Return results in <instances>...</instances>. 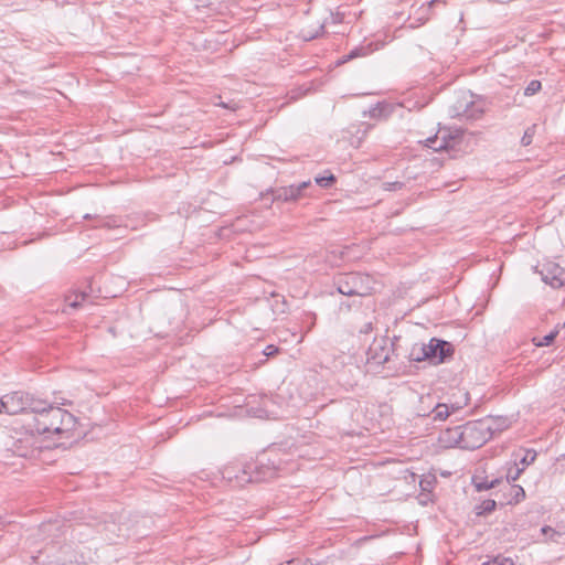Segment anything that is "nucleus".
I'll return each mask as SVG.
<instances>
[{
  "label": "nucleus",
  "mask_w": 565,
  "mask_h": 565,
  "mask_svg": "<svg viewBox=\"0 0 565 565\" xmlns=\"http://www.w3.org/2000/svg\"><path fill=\"white\" fill-rule=\"evenodd\" d=\"M76 417L58 406L41 399L39 411L33 416V427L39 435L54 434L70 438L76 428Z\"/></svg>",
  "instance_id": "nucleus-1"
},
{
  "label": "nucleus",
  "mask_w": 565,
  "mask_h": 565,
  "mask_svg": "<svg viewBox=\"0 0 565 565\" xmlns=\"http://www.w3.org/2000/svg\"><path fill=\"white\" fill-rule=\"evenodd\" d=\"M502 418L487 417L468 422L461 426V449L473 450L483 446L493 434L501 429Z\"/></svg>",
  "instance_id": "nucleus-2"
},
{
  "label": "nucleus",
  "mask_w": 565,
  "mask_h": 565,
  "mask_svg": "<svg viewBox=\"0 0 565 565\" xmlns=\"http://www.w3.org/2000/svg\"><path fill=\"white\" fill-rule=\"evenodd\" d=\"M39 435L35 429H26L24 431H15L7 443L8 450L13 455L23 458H39L44 449L51 446Z\"/></svg>",
  "instance_id": "nucleus-3"
},
{
  "label": "nucleus",
  "mask_w": 565,
  "mask_h": 565,
  "mask_svg": "<svg viewBox=\"0 0 565 565\" xmlns=\"http://www.w3.org/2000/svg\"><path fill=\"white\" fill-rule=\"evenodd\" d=\"M454 351L450 342L431 338L428 343L413 345L409 358L416 362L428 361L433 365H438L451 358Z\"/></svg>",
  "instance_id": "nucleus-4"
},
{
  "label": "nucleus",
  "mask_w": 565,
  "mask_h": 565,
  "mask_svg": "<svg viewBox=\"0 0 565 565\" xmlns=\"http://www.w3.org/2000/svg\"><path fill=\"white\" fill-rule=\"evenodd\" d=\"M373 279L360 273L340 275L335 280L337 290L344 296L364 297L372 292Z\"/></svg>",
  "instance_id": "nucleus-5"
},
{
  "label": "nucleus",
  "mask_w": 565,
  "mask_h": 565,
  "mask_svg": "<svg viewBox=\"0 0 565 565\" xmlns=\"http://www.w3.org/2000/svg\"><path fill=\"white\" fill-rule=\"evenodd\" d=\"M3 412L9 415L19 413L35 414L41 406V399H36L24 392H13L3 396Z\"/></svg>",
  "instance_id": "nucleus-6"
},
{
  "label": "nucleus",
  "mask_w": 565,
  "mask_h": 565,
  "mask_svg": "<svg viewBox=\"0 0 565 565\" xmlns=\"http://www.w3.org/2000/svg\"><path fill=\"white\" fill-rule=\"evenodd\" d=\"M482 113V107L475 102L473 95L469 92L461 93L449 109L451 117L466 119H478Z\"/></svg>",
  "instance_id": "nucleus-7"
},
{
  "label": "nucleus",
  "mask_w": 565,
  "mask_h": 565,
  "mask_svg": "<svg viewBox=\"0 0 565 565\" xmlns=\"http://www.w3.org/2000/svg\"><path fill=\"white\" fill-rule=\"evenodd\" d=\"M461 139L462 130H439L434 137L427 138L425 145L434 151L455 150L459 149Z\"/></svg>",
  "instance_id": "nucleus-8"
},
{
  "label": "nucleus",
  "mask_w": 565,
  "mask_h": 565,
  "mask_svg": "<svg viewBox=\"0 0 565 565\" xmlns=\"http://www.w3.org/2000/svg\"><path fill=\"white\" fill-rule=\"evenodd\" d=\"M542 280L553 288H561L565 284V269L553 262H545L536 267Z\"/></svg>",
  "instance_id": "nucleus-9"
},
{
  "label": "nucleus",
  "mask_w": 565,
  "mask_h": 565,
  "mask_svg": "<svg viewBox=\"0 0 565 565\" xmlns=\"http://www.w3.org/2000/svg\"><path fill=\"white\" fill-rule=\"evenodd\" d=\"M311 186L310 181L297 185L280 186L271 191L274 202H296L303 196V191Z\"/></svg>",
  "instance_id": "nucleus-10"
},
{
  "label": "nucleus",
  "mask_w": 565,
  "mask_h": 565,
  "mask_svg": "<svg viewBox=\"0 0 565 565\" xmlns=\"http://www.w3.org/2000/svg\"><path fill=\"white\" fill-rule=\"evenodd\" d=\"M391 351L385 339L374 340L369 348L367 360L375 364H384L388 361Z\"/></svg>",
  "instance_id": "nucleus-11"
},
{
  "label": "nucleus",
  "mask_w": 565,
  "mask_h": 565,
  "mask_svg": "<svg viewBox=\"0 0 565 565\" xmlns=\"http://www.w3.org/2000/svg\"><path fill=\"white\" fill-rule=\"evenodd\" d=\"M461 426H456L452 428H447L440 431L438 436V443L444 448H461Z\"/></svg>",
  "instance_id": "nucleus-12"
},
{
  "label": "nucleus",
  "mask_w": 565,
  "mask_h": 565,
  "mask_svg": "<svg viewBox=\"0 0 565 565\" xmlns=\"http://www.w3.org/2000/svg\"><path fill=\"white\" fill-rule=\"evenodd\" d=\"M462 407L460 404H452L451 406L447 404H437L433 411V419L434 420H446L449 415L454 412L459 411Z\"/></svg>",
  "instance_id": "nucleus-13"
},
{
  "label": "nucleus",
  "mask_w": 565,
  "mask_h": 565,
  "mask_svg": "<svg viewBox=\"0 0 565 565\" xmlns=\"http://www.w3.org/2000/svg\"><path fill=\"white\" fill-rule=\"evenodd\" d=\"M265 478L266 477L260 476L259 472L253 475L250 471H247L246 469L242 471L241 476H235V479L238 484H243L244 482H258L260 480H264Z\"/></svg>",
  "instance_id": "nucleus-14"
},
{
  "label": "nucleus",
  "mask_w": 565,
  "mask_h": 565,
  "mask_svg": "<svg viewBox=\"0 0 565 565\" xmlns=\"http://www.w3.org/2000/svg\"><path fill=\"white\" fill-rule=\"evenodd\" d=\"M495 501L492 499H487L481 501L480 504L476 507V511L478 515L487 514L492 512L495 509Z\"/></svg>",
  "instance_id": "nucleus-15"
},
{
  "label": "nucleus",
  "mask_w": 565,
  "mask_h": 565,
  "mask_svg": "<svg viewBox=\"0 0 565 565\" xmlns=\"http://www.w3.org/2000/svg\"><path fill=\"white\" fill-rule=\"evenodd\" d=\"M87 298V295L85 292H78L66 296V301L70 307L72 308H78L82 306V302L85 301Z\"/></svg>",
  "instance_id": "nucleus-16"
},
{
  "label": "nucleus",
  "mask_w": 565,
  "mask_h": 565,
  "mask_svg": "<svg viewBox=\"0 0 565 565\" xmlns=\"http://www.w3.org/2000/svg\"><path fill=\"white\" fill-rule=\"evenodd\" d=\"M323 31H324V24L320 23L318 25V28L316 30H313V31H310L308 29H303L302 30V36L307 41L313 40V39L318 38L320 34H322Z\"/></svg>",
  "instance_id": "nucleus-17"
},
{
  "label": "nucleus",
  "mask_w": 565,
  "mask_h": 565,
  "mask_svg": "<svg viewBox=\"0 0 565 565\" xmlns=\"http://www.w3.org/2000/svg\"><path fill=\"white\" fill-rule=\"evenodd\" d=\"M482 565H514V562L510 557L498 555L492 559L483 562Z\"/></svg>",
  "instance_id": "nucleus-18"
},
{
  "label": "nucleus",
  "mask_w": 565,
  "mask_h": 565,
  "mask_svg": "<svg viewBox=\"0 0 565 565\" xmlns=\"http://www.w3.org/2000/svg\"><path fill=\"white\" fill-rule=\"evenodd\" d=\"M501 481L499 479H494L492 481H477L476 479H473L475 487L478 491L489 490L491 488H494Z\"/></svg>",
  "instance_id": "nucleus-19"
},
{
  "label": "nucleus",
  "mask_w": 565,
  "mask_h": 565,
  "mask_svg": "<svg viewBox=\"0 0 565 565\" xmlns=\"http://www.w3.org/2000/svg\"><path fill=\"white\" fill-rule=\"evenodd\" d=\"M535 130H536V125H532L530 126L525 131H524V135L521 139V143L522 146L524 147H527L532 143L533 141V137L535 135Z\"/></svg>",
  "instance_id": "nucleus-20"
},
{
  "label": "nucleus",
  "mask_w": 565,
  "mask_h": 565,
  "mask_svg": "<svg viewBox=\"0 0 565 565\" xmlns=\"http://www.w3.org/2000/svg\"><path fill=\"white\" fill-rule=\"evenodd\" d=\"M542 85L540 81H531L524 89L525 96H532L541 89Z\"/></svg>",
  "instance_id": "nucleus-21"
},
{
  "label": "nucleus",
  "mask_w": 565,
  "mask_h": 565,
  "mask_svg": "<svg viewBox=\"0 0 565 565\" xmlns=\"http://www.w3.org/2000/svg\"><path fill=\"white\" fill-rule=\"evenodd\" d=\"M315 181L318 185L322 188H329L335 181V178L333 174L330 173L327 177H317Z\"/></svg>",
  "instance_id": "nucleus-22"
},
{
  "label": "nucleus",
  "mask_w": 565,
  "mask_h": 565,
  "mask_svg": "<svg viewBox=\"0 0 565 565\" xmlns=\"http://www.w3.org/2000/svg\"><path fill=\"white\" fill-rule=\"evenodd\" d=\"M535 458H536V451H534V450H526L524 456L521 459V463L523 466L522 468L524 469L526 466H529L532 462H534Z\"/></svg>",
  "instance_id": "nucleus-23"
},
{
  "label": "nucleus",
  "mask_w": 565,
  "mask_h": 565,
  "mask_svg": "<svg viewBox=\"0 0 565 565\" xmlns=\"http://www.w3.org/2000/svg\"><path fill=\"white\" fill-rule=\"evenodd\" d=\"M512 491H513V500L515 503L520 502L521 500H523L525 498V491L524 489L521 487V486H512Z\"/></svg>",
  "instance_id": "nucleus-24"
},
{
  "label": "nucleus",
  "mask_w": 565,
  "mask_h": 565,
  "mask_svg": "<svg viewBox=\"0 0 565 565\" xmlns=\"http://www.w3.org/2000/svg\"><path fill=\"white\" fill-rule=\"evenodd\" d=\"M404 185L405 184L401 181H394V182H384L382 186L385 191H398V190H402L404 188Z\"/></svg>",
  "instance_id": "nucleus-25"
},
{
  "label": "nucleus",
  "mask_w": 565,
  "mask_h": 565,
  "mask_svg": "<svg viewBox=\"0 0 565 565\" xmlns=\"http://www.w3.org/2000/svg\"><path fill=\"white\" fill-rule=\"evenodd\" d=\"M556 335H557V331L550 332L548 334L544 335L542 338V340L536 343V345L537 347L550 345L551 343H553Z\"/></svg>",
  "instance_id": "nucleus-26"
},
{
  "label": "nucleus",
  "mask_w": 565,
  "mask_h": 565,
  "mask_svg": "<svg viewBox=\"0 0 565 565\" xmlns=\"http://www.w3.org/2000/svg\"><path fill=\"white\" fill-rule=\"evenodd\" d=\"M362 55H364L363 49H354L345 57H343L342 62H347Z\"/></svg>",
  "instance_id": "nucleus-27"
},
{
  "label": "nucleus",
  "mask_w": 565,
  "mask_h": 565,
  "mask_svg": "<svg viewBox=\"0 0 565 565\" xmlns=\"http://www.w3.org/2000/svg\"><path fill=\"white\" fill-rule=\"evenodd\" d=\"M522 471H523V468H515L514 472L512 469H510L507 475V482L509 483L510 480L515 481Z\"/></svg>",
  "instance_id": "nucleus-28"
},
{
  "label": "nucleus",
  "mask_w": 565,
  "mask_h": 565,
  "mask_svg": "<svg viewBox=\"0 0 565 565\" xmlns=\"http://www.w3.org/2000/svg\"><path fill=\"white\" fill-rule=\"evenodd\" d=\"M362 127H363L362 130L360 128L358 129V132H361L362 135H361V137H359L358 143L355 145V147H359L360 142L366 136L369 128H370L369 125H362Z\"/></svg>",
  "instance_id": "nucleus-29"
},
{
  "label": "nucleus",
  "mask_w": 565,
  "mask_h": 565,
  "mask_svg": "<svg viewBox=\"0 0 565 565\" xmlns=\"http://www.w3.org/2000/svg\"><path fill=\"white\" fill-rule=\"evenodd\" d=\"M278 351V349L274 345H267L266 349L264 350V354L266 356H271L274 355L276 352Z\"/></svg>",
  "instance_id": "nucleus-30"
},
{
  "label": "nucleus",
  "mask_w": 565,
  "mask_h": 565,
  "mask_svg": "<svg viewBox=\"0 0 565 565\" xmlns=\"http://www.w3.org/2000/svg\"><path fill=\"white\" fill-rule=\"evenodd\" d=\"M223 477L228 479V480H232L233 479L232 469L231 468H225V470L223 472Z\"/></svg>",
  "instance_id": "nucleus-31"
},
{
  "label": "nucleus",
  "mask_w": 565,
  "mask_h": 565,
  "mask_svg": "<svg viewBox=\"0 0 565 565\" xmlns=\"http://www.w3.org/2000/svg\"><path fill=\"white\" fill-rule=\"evenodd\" d=\"M370 114H371V116H372V117L380 116V115H381V109H380V107H379V106H376V107L372 108V109H371V111H370Z\"/></svg>",
  "instance_id": "nucleus-32"
},
{
  "label": "nucleus",
  "mask_w": 565,
  "mask_h": 565,
  "mask_svg": "<svg viewBox=\"0 0 565 565\" xmlns=\"http://www.w3.org/2000/svg\"><path fill=\"white\" fill-rule=\"evenodd\" d=\"M439 1H440V0H430V1L427 3L428 9H431V8L435 6V3L439 2Z\"/></svg>",
  "instance_id": "nucleus-33"
},
{
  "label": "nucleus",
  "mask_w": 565,
  "mask_h": 565,
  "mask_svg": "<svg viewBox=\"0 0 565 565\" xmlns=\"http://www.w3.org/2000/svg\"><path fill=\"white\" fill-rule=\"evenodd\" d=\"M550 532H551V534H552V536H551V537H552V540H554V541H555L554 536H555V535H557V533H556L553 529H550Z\"/></svg>",
  "instance_id": "nucleus-34"
},
{
  "label": "nucleus",
  "mask_w": 565,
  "mask_h": 565,
  "mask_svg": "<svg viewBox=\"0 0 565 565\" xmlns=\"http://www.w3.org/2000/svg\"><path fill=\"white\" fill-rule=\"evenodd\" d=\"M0 413H4L3 412V399L2 398L0 399Z\"/></svg>",
  "instance_id": "nucleus-35"
},
{
  "label": "nucleus",
  "mask_w": 565,
  "mask_h": 565,
  "mask_svg": "<svg viewBox=\"0 0 565 565\" xmlns=\"http://www.w3.org/2000/svg\"><path fill=\"white\" fill-rule=\"evenodd\" d=\"M563 328L565 329V321H564Z\"/></svg>",
  "instance_id": "nucleus-36"
}]
</instances>
